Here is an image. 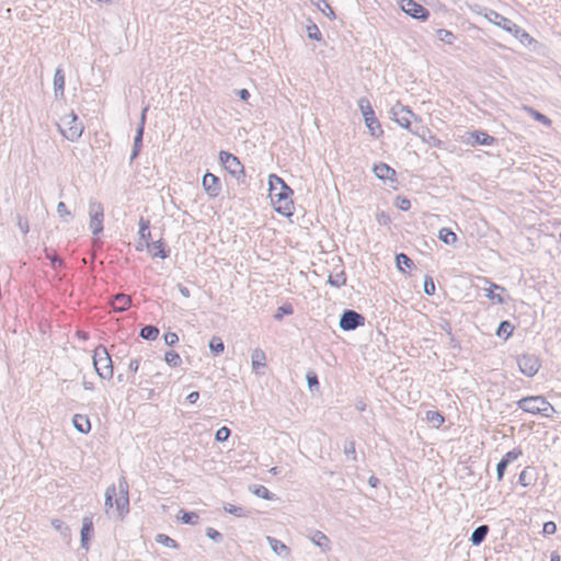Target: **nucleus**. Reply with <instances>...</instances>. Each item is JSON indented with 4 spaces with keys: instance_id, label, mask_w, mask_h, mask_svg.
I'll return each instance as SVG.
<instances>
[{
    "instance_id": "4",
    "label": "nucleus",
    "mask_w": 561,
    "mask_h": 561,
    "mask_svg": "<svg viewBox=\"0 0 561 561\" xmlns=\"http://www.w3.org/2000/svg\"><path fill=\"white\" fill-rule=\"evenodd\" d=\"M93 365L102 379H111L114 374L111 356L105 346L99 345L93 351Z\"/></svg>"
},
{
    "instance_id": "43",
    "label": "nucleus",
    "mask_w": 561,
    "mask_h": 561,
    "mask_svg": "<svg viewBox=\"0 0 561 561\" xmlns=\"http://www.w3.org/2000/svg\"><path fill=\"white\" fill-rule=\"evenodd\" d=\"M396 206L403 211H408L411 208V202L404 196H398L396 198Z\"/></svg>"
},
{
    "instance_id": "40",
    "label": "nucleus",
    "mask_w": 561,
    "mask_h": 561,
    "mask_svg": "<svg viewBox=\"0 0 561 561\" xmlns=\"http://www.w3.org/2000/svg\"><path fill=\"white\" fill-rule=\"evenodd\" d=\"M54 85L57 90L64 91L65 88V75L62 70L57 69L54 76Z\"/></svg>"
},
{
    "instance_id": "25",
    "label": "nucleus",
    "mask_w": 561,
    "mask_h": 561,
    "mask_svg": "<svg viewBox=\"0 0 561 561\" xmlns=\"http://www.w3.org/2000/svg\"><path fill=\"white\" fill-rule=\"evenodd\" d=\"M93 531V522L91 517H84L82 520L81 540L83 545H87L90 535Z\"/></svg>"
},
{
    "instance_id": "12",
    "label": "nucleus",
    "mask_w": 561,
    "mask_h": 561,
    "mask_svg": "<svg viewBox=\"0 0 561 561\" xmlns=\"http://www.w3.org/2000/svg\"><path fill=\"white\" fill-rule=\"evenodd\" d=\"M373 171L379 180L397 183V172L389 164L385 162L376 163Z\"/></svg>"
},
{
    "instance_id": "48",
    "label": "nucleus",
    "mask_w": 561,
    "mask_h": 561,
    "mask_svg": "<svg viewBox=\"0 0 561 561\" xmlns=\"http://www.w3.org/2000/svg\"><path fill=\"white\" fill-rule=\"evenodd\" d=\"M229 435L230 430L227 426H222L216 432V439L218 442H225L228 439Z\"/></svg>"
},
{
    "instance_id": "62",
    "label": "nucleus",
    "mask_w": 561,
    "mask_h": 561,
    "mask_svg": "<svg viewBox=\"0 0 561 561\" xmlns=\"http://www.w3.org/2000/svg\"><path fill=\"white\" fill-rule=\"evenodd\" d=\"M377 482H378V479H377V478H375V477H371V478L369 479V483H370V485H371V486H374V488L377 485Z\"/></svg>"
},
{
    "instance_id": "52",
    "label": "nucleus",
    "mask_w": 561,
    "mask_h": 561,
    "mask_svg": "<svg viewBox=\"0 0 561 561\" xmlns=\"http://www.w3.org/2000/svg\"><path fill=\"white\" fill-rule=\"evenodd\" d=\"M57 211L61 217H69L71 215L70 210L64 202L58 203Z\"/></svg>"
},
{
    "instance_id": "15",
    "label": "nucleus",
    "mask_w": 561,
    "mask_h": 561,
    "mask_svg": "<svg viewBox=\"0 0 561 561\" xmlns=\"http://www.w3.org/2000/svg\"><path fill=\"white\" fill-rule=\"evenodd\" d=\"M252 369L259 373L261 368L266 366V355L263 350L255 348L251 356Z\"/></svg>"
},
{
    "instance_id": "8",
    "label": "nucleus",
    "mask_w": 561,
    "mask_h": 561,
    "mask_svg": "<svg viewBox=\"0 0 561 561\" xmlns=\"http://www.w3.org/2000/svg\"><path fill=\"white\" fill-rule=\"evenodd\" d=\"M400 7L407 14L414 19L425 21L430 16V12L414 0H401Z\"/></svg>"
},
{
    "instance_id": "16",
    "label": "nucleus",
    "mask_w": 561,
    "mask_h": 561,
    "mask_svg": "<svg viewBox=\"0 0 561 561\" xmlns=\"http://www.w3.org/2000/svg\"><path fill=\"white\" fill-rule=\"evenodd\" d=\"M131 299L129 296L118 294L112 300V307L115 311H125L130 307Z\"/></svg>"
},
{
    "instance_id": "5",
    "label": "nucleus",
    "mask_w": 561,
    "mask_h": 561,
    "mask_svg": "<svg viewBox=\"0 0 561 561\" xmlns=\"http://www.w3.org/2000/svg\"><path fill=\"white\" fill-rule=\"evenodd\" d=\"M58 128L62 136L71 141L78 139L83 131L81 122L72 111L65 113L60 117Z\"/></svg>"
},
{
    "instance_id": "56",
    "label": "nucleus",
    "mask_w": 561,
    "mask_h": 561,
    "mask_svg": "<svg viewBox=\"0 0 561 561\" xmlns=\"http://www.w3.org/2000/svg\"><path fill=\"white\" fill-rule=\"evenodd\" d=\"M139 366H140V360L139 359H133V360H130V363L128 365V368H129L130 371L137 373L138 369H139Z\"/></svg>"
},
{
    "instance_id": "42",
    "label": "nucleus",
    "mask_w": 561,
    "mask_h": 561,
    "mask_svg": "<svg viewBox=\"0 0 561 561\" xmlns=\"http://www.w3.org/2000/svg\"><path fill=\"white\" fill-rule=\"evenodd\" d=\"M157 541L159 543H162L167 547H170V548H176L178 547V543L174 539L170 538L169 536L167 535H163V534H160L157 536Z\"/></svg>"
},
{
    "instance_id": "13",
    "label": "nucleus",
    "mask_w": 561,
    "mask_h": 561,
    "mask_svg": "<svg viewBox=\"0 0 561 561\" xmlns=\"http://www.w3.org/2000/svg\"><path fill=\"white\" fill-rule=\"evenodd\" d=\"M203 187L210 197H216L220 192V181L213 173H206L203 178Z\"/></svg>"
},
{
    "instance_id": "18",
    "label": "nucleus",
    "mask_w": 561,
    "mask_h": 561,
    "mask_svg": "<svg viewBox=\"0 0 561 561\" xmlns=\"http://www.w3.org/2000/svg\"><path fill=\"white\" fill-rule=\"evenodd\" d=\"M365 124H366L367 128L369 129L370 135L374 138H379L383 135V129L381 127V124L376 118V116L367 117V119H365Z\"/></svg>"
},
{
    "instance_id": "61",
    "label": "nucleus",
    "mask_w": 561,
    "mask_h": 561,
    "mask_svg": "<svg viewBox=\"0 0 561 561\" xmlns=\"http://www.w3.org/2000/svg\"><path fill=\"white\" fill-rule=\"evenodd\" d=\"M550 561H561V557L558 552H552L550 557Z\"/></svg>"
},
{
    "instance_id": "23",
    "label": "nucleus",
    "mask_w": 561,
    "mask_h": 561,
    "mask_svg": "<svg viewBox=\"0 0 561 561\" xmlns=\"http://www.w3.org/2000/svg\"><path fill=\"white\" fill-rule=\"evenodd\" d=\"M267 541L275 553H277L279 556H288L289 554L288 547L285 543H283L282 541H279L273 537H267Z\"/></svg>"
},
{
    "instance_id": "59",
    "label": "nucleus",
    "mask_w": 561,
    "mask_h": 561,
    "mask_svg": "<svg viewBox=\"0 0 561 561\" xmlns=\"http://www.w3.org/2000/svg\"><path fill=\"white\" fill-rule=\"evenodd\" d=\"M239 96L243 100V101H248L249 98H250V93L247 89H242L240 90L239 92Z\"/></svg>"
},
{
    "instance_id": "19",
    "label": "nucleus",
    "mask_w": 561,
    "mask_h": 561,
    "mask_svg": "<svg viewBox=\"0 0 561 561\" xmlns=\"http://www.w3.org/2000/svg\"><path fill=\"white\" fill-rule=\"evenodd\" d=\"M411 111L402 107L398 112H394V121L403 128L409 129L411 127Z\"/></svg>"
},
{
    "instance_id": "57",
    "label": "nucleus",
    "mask_w": 561,
    "mask_h": 561,
    "mask_svg": "<svg viewBox=\"0 0 561 561\" xmlns=\"http://www.w3.org/2000/svg\"><path fill=\"white\" fill-rule=\"evenodd\" d=\"M345 277L343 275L341 276H337L335 278V280L332 279V277H330V283L335 285V286H341V285H344L345 284Z\"/></svg>"
},
{
    "instance_id": "36",
    "label": "nucleus",
    "mask_w": 561,
    "mask_h": 561,
    "mask_svg": "<svg viewBox=\"0 0 561 561\" xmlns=\"http://www.w3.org/2000/svg\"><path fill=\"white\" fill-rule=\"evenodd\" d=\"M497 289H500L502 291L504 290V288H502L495 284H492L490 286V288L488 289L486 297L495 304H502L503 302L502 296L500 294L495 293V290H497Z\"/></svg>"
},
{
    "instance_id": "41",
    "label": "nucleus",
    "mask_w": 561,
    "mask_h": 561,
    "mask_svg": "<svg viewBox=\"0 0 561 561\" xmlns=\"http://www.w3.org/2000/svg\"><path fill=\"white\" fill-rule=\"evenodd\" d=\"M209 347L215 354H219L225 350L224 342L220 337H213L209 343Z\"/></svg>"
},
{
    "instance_id": "32",
    "label": "nucleus",
    "mask_w": 561,
    "mask_h": 561,
    "mask_svg": "<svg viewBox=\"0 0 561 561\" xmlns=\"http://www.w3.org/2000/svg\"><path fill=\"white\" fill-rule=\"evenodd\" d=\"M396 262H397V267L401 272H405V267L410 268L413 265L412 260L408 255H405L404 253L398 254L397 257H396Z\"/></svg>"
},
{
    "instance_id": "35",
    "label": "nucleus",
    "mask_w": 561,
    "mask_h": 561,
    "mask_svg": "<svg viewBox=\"0 0 561 561\" xmlns=\"http://www.w3.org/2000/svg\"><path fill=\"white\" fill-rule=\"evenodd\" d=\"M525 111L530 114L536 121L542 123L543 125L550 127L551 126V119L545 116L543 114L539 113L538 111L531 108V107H524Z\"/></svg>"
},
{
    "instance_id": "30",
    "label": "nucleus",
    "mask_w": 561,
    "mask_h": 561,
    "mask_svg": "<svg viewBox=\"0 0 561 561\" xmlns=\"http://www.w3.org/2000/svg\"><path fill=\"white\" fill-rule=\"evenodd\" d=\"M164 360L171 367H179L182 365V358L175 351L165 352Z\"/></svg>"
},
{
    "instance_id": "47",
    "label": "nucleus",
    "mask_w": 561,
    "mask_h": 561,
    "mask_svg": "<svg viewBox=\"0 0 561 561\" xmlns=\"http://www.w3.org/2000/svg\"><path fill=\"white\" fill-rule=\"evenodd\" d=\"M307 32H308V35L310 38H313L316 41H320L321 39V32L320 30L318 28V26L316 24H311L307 27Z\"/></svg>"
},
{
    "instance_id": "49",
    "label": "nucleus",
    "mask_w": 561,
    "mask_h": 561,
    "mask_svg": "<svg viewBox=\"0 0 561 561\" xmlns=\"http://www.w3.org/2000/svg\"><path fill=\"white\" fill-rule=\"evenodd\" d=\"M508 463L502 458L496 466L497 481H501L505 474Z\"/></svg>"
},
{
    "instance_id": "44",
    "label": "nucleus",
    "mask_w": 561,
    "mask_h": 561,
    "mask_svg": "<svg viewBox=\"0 0 561 561\" xmlns=\"http://www.w3.org/2000/svg\"><path fill=\"white\" fill-rule=\"evenodd\" d=\"M437 36L442 42H445L447 44H451L454 41V34L448 30H444V28L438 30Z\"/></svg>"
},
{
    "instance_id": "10",
    "label": "nucleus",
    "mask_w": 561,
    "mask_h": 561,
    "mask_svg": "<svg viewBox=\"0 0 561 561\" xmlns=\"http://www.w3.org/2000/svg\"><path fill=\"white\" fill-rule=\"evenodd\" d=\"M219 159L224 168L231 174L239 175L243 173V167L236 156L227 151H220Z\"/></svg>"
},
{
    "instance_id": "29",
    "label": "nucleus",
    "mask_w": 561,
    "mask_h": 561,
    "mask_svg": "<svg viewBox=\"0 0 561 561\" xmlns=\"http://www.w3.org/2000/svg\"><path fill=\"white\" fill-rule=\"evenodd\" d=\"M140 229H139V240L138 242H150L151 233L149 230V221L145 219H140L139 222Z\"/></svg>"
},
{
    "instance_id": "28",
    "label": "nucleus",
    "mask_w": 561,
    "mask_h": 561,
    "mask_svg": "<svg viewBox=\"0 0 561 561\" xmlns=\"http://www.w3.org/2000/svg\"><path fill=\"white\" fill-rule=\"evenodd\" d=\"M426 421L430 424H432L434 427L438 428V427H440L444 424L445 419L437 411H427L426 412Z\"/></svg>"
},
{
    "instance_id": "38",
    "label": "nucleus",
    "mask_w": 561,
    "mask_h": 561,
    "mask_svg": "<svg viewBox=\"0 0 561 561\" xmlns=\"http://www.w3.org/2000/svg\"><path fill=\"white\" fill-rule=\"evenodd\" d=\"M252 492L264 500H273V494L263 485H256L253 488Z\"/></svg>"
},
{
    "instance_id": "20",
    "label": "nucleus",
    "mask_w": 561,
    "mask_h": 561,
    "mask_svg": "<svg viewBox=\"0 0 561 561\" xmlns=\"http://www.w3.org/2000/svg\"><path fill=\"white\" fill-rule=\"evenodd\" d=\"M470 137H471V139H473V141L476 144H479V145L491 146V145L495 144V138L490 136L485 131H479V130L473 131L470 134Z\"/></svg>"
},
{
    "instance_id": "21",
    "label": "nucleus",
    "mask_w": 561,
    "mask_h": 561,
    "mask_svg": "<svg viewBox=\"0 0 561 561\" xmlns=\"http://www.w3.org/2000/svg\"><path fill=\"white\" fill-rule=\"evenodd\" d=\"M493 15H494V20H493L494 24H496L497 26L502 27L503 30L507 31L511 34L514 32L513 28H516V26H517L515 23H513L507 18L500 15L499 13L493 12Z\"/></svg>"
},
{
    "instance_id": "39",
    "label": "nucleus",
    "mask_w": 561,
    "mask_h": 561,
    "mask_svg": "<svg viewBox=\"0 0 561 561\" xmlns=\"http://www.w3.org/2000/svg\"><path fill=\"white\" fill-rule=\"evenodd\" d=\"M523 455V450L520 447H516L510 451H507L504 456H503V459L507 462V463H511L512 461L518 459L519 457H522Z\"/></svg>"
},
{
    "instance_id": "50",
    "label": "nucleus",
    "mask_w": 561,
    "mask_h": 561,
    "mask_svg": "<svg viewBox=\"0 0 561 561\" xmlns=\"http://www.w3.org/2000/svg\"><path fill=\"white\" fill-rule=\"evenodd\" d=\"M165 344L172 346L179 342V336L175 332H168L163 336Z\"/></svg>"
},
{
    "instance_id": "14",
    "label": "nucleus",
    "mask_w": 561,
    "mask_h": 561,
    "mask_svg": "<svg viewBox=\"0 0 561 561\" xmlns=\"http://www.w3.org/2000/svg\"><path fill=\"white\" fill-rule=\"evenodd\" d=\"M72 423L80 433L88 434L91 431V422L88 415L75 414Z\"/></svg>"
},
{
    "instance_id": "34",
    "label": "nucleus",
    "mask_w": 561,
    "mask_h": 561,
    "mask_svg": "<svg viewBox=\"0 0 561 561\" xmlns=\"http://www.w3.org/2000/svg\"><path fill=\"white\" fill-rule=\"evenodd\" d=\"M358 104H359V108L362 111L364 121L367 119V117L375 116V112L370 105V102L367 99H360Z\"/></svg>"
},
{
    "instance_id": "55",
    "label": "nucleus",
    "mask_w": 561,
    "mask_h": 561,
    "mask_svg": "<svg viewBox=\"0 0 561 561\" xmlns=\"http://www.w3.org/2000/svg\"><path fill=\"white\" fill-rule=\"evenodd\" d=\"M307 380L310 388H312L313 386H318V378L314 373H308Z\"/></svg>"
},
{
    "instance_id": "24",
    "label": "nucleus",
    "mask_w": 561,
    "mask_h": 561,
    "mask_svg": "<svg viewBox=\"0 0 561 561\" xmlns=\"http://www.w3.org/2000/svg\"><path fill=\"white\" fill-rule=\"evenodd\" d=\"M514 32L512 33L517 39L520 41V43L526 45H531L536 43V39L525 30L520 28L518 25L516 28H513Z\"/></svg>"
},
{
    "instance_id": "45",
    "label": "nucleus",
    "mask_w": 561,
    "mask_h": 561,
    "mask_svg": "<svg viewBox=\"0 0 561 561\" xmlns=\"http://www.w3.org/2000/svg\"><path fill=\"white\" fill-rule=\"evenodd\" d=\"M435 290H436V286H435V283L433 280V278L430 277V276L425 277V279H424V291L427 295L432 296V295L435 294Z\"/></svg>"
},
{
    "instance_id": "1",
    "label": "nucleus",
    "mask_w": 561,
    "mask_h": 561,
    "mask_svg": "<svg viewBox=\"0 0 561 561\" xmlns=\"http://www.w3.org/2000/svg\"><path fill=\"white\" fill-rule=\"evenodd\" d=\"M294 192L285 181L276 174L268 176V197L276 213L284 217H291L295 211Z\"/></svg>"
},
{
    "instance_id": "63",
    "label": "nucleus",
    "mask_w": 561,
    "mask_h": 561,
    "mask_svg": "<svg viewBox=\"0 0 561 561\" xmlns=\"http://www.w3.org/2000/svg\"><path fill=\"white\" fill-rule=\"evenodd\" d=\"M181 294L184 296V297H188L190 296V291L187 288H181Z\"/></svg>"
},
{
    "instance_id": "26",
    "label": "nucleus",
    "mask_w": 561,
    "mask_h": 561,
    "mask_svg": "<svg viewBox=\"0 0 561 561\" xmlns=\"http://www.w3.org/2000/svg\"><path fill=\"white\" fill-rule=\"evenodd\" d=\"M489 533V527L486 525L479 526L471 535V541L473 545H480Z\"/></svg>"
},
{
    "instance_id": "11",
    "label": "nucleus",
    "mask_w": 561,
    "mask_h": 561,
    "mask_svg": "<svg viewBox=\"0 0 561 561\" xmlns=\"http://www.w3.org/2000/svg\"><path fill=\"white\" fill-rule=\"evenodd\" d=\"M363 324L364 317L353 310L345 311L340 320V327L345 331L354 330Z\"/></svg>"
},
{
    "instance_id": "46",
    "label": "nucleus",
    "mask_w": 561,
    "mask_h": 561,
    "mask_svg": "<svg viewBox=\"0 0 561 561\" xmlns=\"http://www.w3.org/2000/svg\"><path fill=\"white\" fill-rule=\"evenodd\" d=\"M294 312L293 307L290 305H284L279 308H277L275 318L282 319L284 314H291Z\"/></svg>"
},
{
    "instance_id": "33",
    "label": "nucleus",
    "mask_w": 561,
    "mask_h": 561,
    "mask_svg": "<svg viewBox=\"0 0 561 561\" xmlns=\"http://www.w3.org/2000/svg\"><path fill=\"white\" fill-rule=\"evenodd\" d=\"M179 519L183 523V524H196L198 522V515L194 512H185V511H180L179 513Z\"/></svg>"
},
{
    "instance_id": "17",
    "label": "nucleus",
    "mask_w": 561,
    "mask_h": 561,
    "mask_svg": "<svg viewBox=\"0 0 561 561\" xmlns=\"http://www.w3.org/2000/svg\"><path fill=\"white\" fill-rule=\"evenodd\" d=\"M537 480L536 473L529 468H525L518 477V482L524 488L533 486Z\"/></svg>"
},
{
    "instance_id": "54",
    "label": "nucleus",
    "mask_w": 561,
    "mask_h": 561,
    "mask_svg": "<svg viewBox=\"0 0 561 561\" xmlns=\"http://www.w3.org/2000/svg\"><path fill=\"white\" fill-rule=\"evenodd\" d=\"M206 534L213 540H218L221 537L220 533L215 528H207Z\"/></svg>"
},
{
    "instance_id": "7",
    "label": "nucleus",
    "mask_w": 561,
    "mask_h": 561,
    "mask_svg": "<svg viewBox=\"0 0 561 561\" xmlns=\"http://www.w3.org/2000/svg\"><path fill=\"white\" fill-rule=\"evenodd\" d=\"M90 228L93 234H99L103 230L104 208L101 203L93 202L89 206Z\"/></svg>"
},
{
    "instance_id": "53",
    "label": "nucleus",
    "mask_w": 561,
    "mask_h": 561,
    "mask_svg": "<svg viewBox=\"0 0 561 561\" xmlns=\"http://www.w3.org/2000/svg\"><path fill=\"white\" fill-rule=\"evenodd\" d=\"M225 510L228 513L237 515V516H241L242 515V508L238 507V506H234V505H228V506L225 507Z\"/></svg>"
},
{
    "instance_id": "31",
    "label": "nucleus",
    "mask_w": 561,
    "mask_h": 561,
    "mask_svg": "<svg viewBox=\"0 0 561 561\" xmlns=\"http://www.w3.org/2000/svg\"><path fill=\"white\" fill-rule=\"evenodd\" d=\"M159 335V329L153 325H146L140 330V336L145 340H156Z\"/></svg>"
},
{
    "instance_id": "22",
    "label": "nucleus",
    "mask_w": 561,
    "mask_h": 561,
    "mask_svg": "<svg viewBox=\"0 0 561 561\" xmlns=\"http://www.w3.org/2000/svg\"><path fill=\"white\" fill-rule=\"evenodd\" d=\"M438 238L445 244H455L458 241L457 234L449 228H442L438 231Z\"/></svg>"
},
{
    "instance_id": "51",
    "label": "nucleus",
    "mask_w": 561,
    "mask_h": 561,
    "mask_svg": "<svg viewBox=\"0 0 561 561\" xmlns=\"http://www.w3.org/2000/svg\"><path fill=\"white\" fill-rule=\"evenodd\" d=\"M557 531V525L554 522H546L542 527V533L545 535H553Z\"/></svg>"
},
{
    "instance_id": "27",
    "label": "nucleus",
    "mask_w": 561,
    "mask_h": 561,
    "mask_svg": "<svg viewBox=\"0 0 561 561\" xmlns=\"http://www.w3.org/2000/svg\"><path fill=\"white\" fill-rule=\"evenodd\" d=\"M514 332V325L510 321H502L497 328L496 334L507 340Z\"/></svg>"
},
{
    "instance_id": "2",
    "label": "nucleus",
    "mask_w": 561,
    "mask_h": 561,
    "mask_svg": "<svg viewBox=\"0 0 561 561\" xmlns=\"http://www.w3.org/2000/svg\"><path fill=\"white\" fill-rule=\"evenodd\" d=\"M105 513L110 518L123 520L129 513V496L126 482L112 485L105 494Z\"/></svg>"
},
{
    "instance_id": "9",
    "label": "nucleus",
    "mask_w": 561,
    "mask_h": 561,
    "mask_svg": "<svg viewBox=\"0 0 561 561\" xmlns=\"http://www.w3.org/2000/svg\"><path fill=\"white\" fill-rule=\"evenodd\" d=\"M137 251H147L152 257L165 259L168 252L164 249V244L161 240L150 242H138L136 245Z\"/></svg>"
},
{
    "instance_id": "64",
    "label": "nucleus",
    "mask_w": 561,
    "mask_h": 561,
    "mask_svg": "<svg viewBox=\"0 0 561 561\" xmlns=\"http://www.w3.org/2000/svg\"><path fill=\"white\" fill-rule=\"evenodd\" d=\"M146 112H147V107H146V108H144V111H142V115H141V121H142V122H144V121H145V118H146Z\"/></svg>"
},
{
    "instance_id": "60",
    "label": "nucleus",
    "mask_w": 561,
    "mask_h": 561,
    "mask_svg": "<svg viewBox=\"0 0 561 561\" xmlns=\"http://www.w3.org/2000/svg\"><path fill=\"white\" fill-rule=\"evenodd\" d=\"M142 130H144V129H142V127H140V128H139V130H138V135H137V137H136V139H135V145H136V146H137L138 144H140V142H141V138H142Z\"/></svg>"
},
{
    "instance_id": "37",
    "label": "nucleus",
    "mask_w": 561,
    "mask_h": 561,
    "mask_svg": "<svg viewBox=\"0 0 561 561\" xmlns=\"http://www.w3.org/2000/svg\"><path fill=\"white\" fill-rule=\"evenodd\" d=\"M311 539H312V541L317 546H319L321 548H328L329 547V543H330L329 538L324 534H322L321 531H316L312 535Z\"/></svg>"
},
{
    "instance_id": "58",
    "label": "nucleus",
    "mask_w": 561,
    "mask_h": 561,
    "mask_svg": "<svg viewBox=\"0 0 561 561\" xmlns=\"http://www.w3.org/2000/svg\"><path fill=\"white\" fill-rule=\"evenodd\" d=\"M199 398V393L197 391H193L191 392L188 396H187V400L191 402V403H195Z\"/></svg>"
},
{
    "instance_id": "6",
    "label": "nucleus",
    "mask_w": 561,
    "mask_h": 561,
    "mask_svg": "<svg viewBox=\"0 0 561 561\" xmlns=\"http://www.w3.org/2000/svg\"><path fill=\"white\" fill-rule=\"evenodd\" d=\"M517 365L523 375L527 377L535 376L541 364L540 359L534 354H523L517 358Z\"/></svg>"
},
{
    "instance_id": "3",
    "label": "nucleus",
    "mask_w": 561,
    "mask_h": 561,
    "mask_svg": "<svg viewBox=\"0 0 561 561\" xmlns=\"http://www.w3.org/2000/svg\"><path fill=\"white\" fill-rule=\"evenodd\" d=\"M517 405L525 413L540 414L551 417L556 412L553 405L542 396H529L517 401Z\"/></svg>"
}]
</instances>
